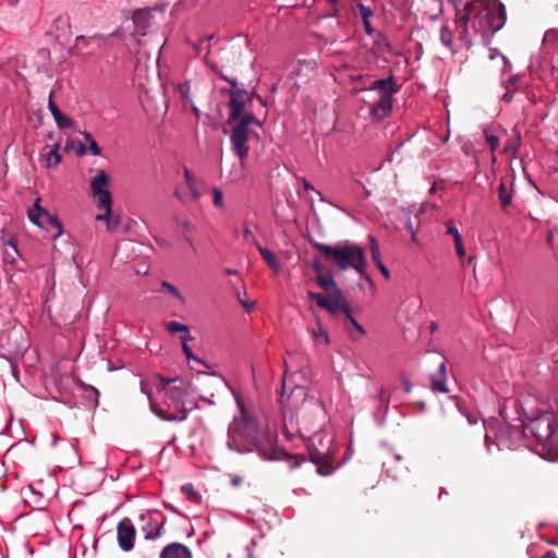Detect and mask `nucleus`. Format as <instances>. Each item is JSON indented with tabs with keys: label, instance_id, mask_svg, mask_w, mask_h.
<instances>
[{
	"label": "nucleus",
	"instance_id": "nucleus-11",
	"mask_svg": "<svg viewBox=\"0 0 558 558\" xmlns=\"http://www.w3.org/2000/svg\"><path fill=\"white\" fill-rule=\"evenodd\" d=\"M474 4H464L463 9H457L456 22L459 25V40L463 44V47L470 49L473 45L472 36L469 32V24H472Z\"/></svg>",
	"mask_w": 558,
	"mask_h": 558
},
{
	"label": "nucleus",
	"instance_id": "nucleus-61",
	"mask_svg": "<svg viewBox=\"0 0 558 558\" xmlns=\"http://www.w3.org/2000/svg\"><path fill=\"white\" fill-rule=\"evenodd\" d=\"M556 36V32L555 31H548L546 32L545 34V40H548L549 38H554Z\"/></svg>",
	"mask_w": 558,
	"mask_h": 558
},
{
	"label": "nucleus",
	"instance_id": "nucleus-9",
	"mask_svg": "<svg viewBox=\"0 0 558 558\" xmlns=\"http://www.w3.org/2000/svg\"><path fill=\"white\" fill-rule=\"evenodd\" d=\"M27 215L29 220L41 229L46 228L47 226L56 228L57 233L54 236H59L62 233L61 222L56 216L51 215L40 206V197L36 198L34 206L28 209Z\"/></svg>",
	"mask_w": 558,
	"mask_h": 558
},
{
	"label": "nucleus",
	"instance_id": "nucleus-26",
	"mask_svg": "<svg viewBox=\"0 0 558 558\" xmlns=\"http://www.w3.org/2000/svg\"><path fill=\"white\" fill-rule=\"evenodd\" d=\"M440 41L447 49H449L453 53L457 52V49L454 48L453 45V33L448 27V25H442L440 28Z\"/></svg>",
	"mask_w": 558,
	"mask_h": 558
},
{
	"label": "nucleus",
	"instance_id": "nucleus-6",
	"mask_svg": "<svg viewBox=\"0 0 558 558\" xmlns=\"http://www.w3.org/2000/svg\"><path fill=\"white\" fill-rule=\"evenodd\" d=\"M243 109L244 107H231L227 121L228 125L231 126L230 140L232 150L242 162L247 157L250 150L247 140L255 133L252 126L260 125L253 113L243 112Z\"/></svg>",
	"mask_w": 558,
	"mask_h": 558
},
{
	"label": "nucleus",
	"instance_id": "nucleus-63",
	"mask_svg": "<svg viewBox=\"0 0 558 558\" xmlns=\"http://www.w3.org/2000/svg\"><path fill=\"white\" fill-rule=\"evenodd\" d=\"M184 240L189 243V245H190L193 250H195L194 242H193V239H192V238H190L189 235H186V234H185V235H184Z\"/></svg>",
	"mask_w": 558,
	"mask_h": 558
},
{
	"label": "nucleus",
	"instance_id": "nucleus-35",
	"mask_svg": "<svg viewBox=\"0 0 558 558\" xmlns=\"http://www.w3.org/2000/svg\"><path fill=\"white\" fill-rule=\"evenodd\" d=\"M356 11L361 15L363 21L371 20L374 15V11L371 7L365 5L364 3L356 4Z\"/></svg>",
	"mask_w": 558,
	"mask_h": 558
},
{
	"label": "nucleus",
	"instance_id": "nucleus-48",
	"mask_svg": "<svg viewBox=\"0 0 558 558\" xmlns=\"http://www.w3.org/2000/svg\"><path fill=\"white\" fill-rule=\"evenodd\" d=\"M243 234H244V238L246 241H251L254 244H255V241H257V239L255 238V235L252 233V231L250 230V228L247 226L244 228Z\"/></svg>",
	"mask_w": 558,
	"mask_h": 558
},
{
	"label": "nucleus",
	"instance_id": "nucleus-40",
	"mask_svg": "<svg viewBox=\"0 0 558 558\" xmlns=\"http://www.w3.org/2000/svg\"><path fill=\"white\" fill-rule=\"evenodd\" d=\"M519 145H520V137H517L514 141H509L505 145L504 151L506 154H512L514 156L518 150Z\"/></svg>",
	"mask_w": 558,
	"mask_h": 558
},
{
	"label": "nucleus",
	"instance_id": "nucleus-46",
	"mask_svg": "<svg viewBox=\"0 0 558 558\" xmlns=\"http://www.w3.org/2000/svg\"><path fill=\"white\" fill-rule=\"evenodd\" d=\"M454 247L458 256L463 257L465 255V251L462 244V236H456L454 239Z\"/></svg>",
	"mask_w": 558,
	"mask_h": 558
},
{
	"label": "nucleus",
	"instance_id": "nucleus-60",
	"mask_svg": "<svg viewBox=\"0 0 558 558\" xmlns=\"http://www.w3.org/2000/svg\"><path fill=\"white\" fill-rule=\"evenodd\" d=\"M242 305L247 310V311H251L254 308L255 306V303L252 302V303H248V302H244V301H241Z\"/></svg>",
	"mask_w": 558,
	"mask_h": 558
},
{
	"label": "nucleus",
	"instance_id": "nucleus-59",
	"mask_svg": "<svg viewBox=\"0 0 558 558\" xmlns=\"http://www.w3.org/2000/svg\"><path fill=\"white\" fill-rule=\"evenodd\" d=\"M541 558H557V555L553 550H548Z\"/></svg>",
	"mask_w": 558,
	"mask_h": 558
},
{
	"label": "nucleus",
	"instance_id": "nucleus-49",
	"mask_svg": "<svg viewBox=\"0 0 558 558\" xmlns=\"http://www.w3.org/2000/svg\"><path fill=\"white\" fill-rule=\"evenodd\" d=\"M89 150L95 156H99L101 154V149L99 148L95 140L89 143Z\"/></svg>",
	"mask_w": 558,
	"mask_h": 558
},
{
	"label": "nucleus",
	"instance_id": "nucleus-44",
	"mask_svg": "<svg viewBox=\"0 0 558 558\" xmlns=\"http://www.w3.org/2000/svg\"><path fill=\"white\" fill-rule=\"evenodd\" d=\"M162 531H163V523L159 524L156 530L153 532H148L145 536L146 539H154V538H158L162 535Z\"/></svg>",
	"mask_w": 558,
	"mask_h": 558
},
{
	"label": "nucleus",
	"instance_id": "nucleus-1",
	"mask_svg": "<svg viewBox=\"0 0 558 558\" xmlns=\"http://www.w3.org/2000/svg\"><path fill=\"white\" fill-rule=\"evenodd\" d=\"M240 414L235 416L228 430V447L241 453L257 452L264 460H280L287 453L277 446V436L260 426L257 418L251 416L244 402L236 398Z\"/></svg>",
	"mask_w": 558,
	"mask_h": 558
},
{
	"label": "nucleus",
	"instance_id": "nucleus-14",
	"mask_svg": "<svg viewBox=\"0 0 558 558\" xmlns=\"http://www.w3.org/2000/svg\"><path fill=\"white\" fill-rule=\"evenodd\" d=\"M369 90L379 95V98L373 104L378 106L391 105V96L397 92L392 77L374 81Z\"/></svg>",
	"mask_w": 558,
	"mask_h": 558
},
{
	"label": "nucleus",
	"instance_id": "nucleus-38",
	"mask_svg": "<svg viewBox=\"0 0 558 558\" xmlns=\"http://www.w3.org/2000/svg\"><path fill=\"white\" fill-rule=\"evenodd\" d=\"M29 120L33 122V126L35 129H38L44 124L43 111L40 109L33 111L32 116L29 117Z\"/></svg>",
	"mask_w": 558,
	"mask_h": 558
},
{
	"label": "nucleus",
	"instance_id": "nucleus-58",
	"mask_svg": "<svg viewBox=\"0 0 558 558\" xmlns=\"http://www.w3.org/2000/svg\"><path fill=\"white\" fill-rule=\"evenodd\" d=\"M84 388L92 390L96 395L95 405H98V396H99L98 390L96 388H94L93 386H84Z\"/></svg>",
	"mask_w": 558,
	"mask_h": 558
},
{
	"label": "nucleus",
	"instance_id": "nucleus-32",
	"mask_svg": "<svg viewBox=\"0 0 558 558\" xmlns=\"http://www.w3.org/2000/svg\"><path fill=\"white\" fill-rule=\"evenodd\" d=\"M92 41H96L97 43V47H100V37L99 36H92V37H86V36H77L75 38V46L76 48L78 49H83L85 47H87Z\"/></svg>",
	"mask_w": 558,
	"mask_h": 558
},
{
	"label": "nucleus",
	"instance_id": "nucleus-4",
	"mask_svg": "<svg viewBox=\"0 0 558 558\" xmlns=\"http://www.w3.org/2000/svg\"><path fill=\"white\" fill-rule=\"evenodd\" d=\"M465 4H474L472 28L481 37L482 44L488 45L493 36L506 23L505 5L497 1L489 2V0L486 4L480 0L470 1Z\"/></svg>",
	"mask_w": 558,
	"mask_h": 558
},
{
	"label": "nucleus",
	"instance_id": "nucleus-12",
	"mask_svg": "<svg viewBox=\"0 0 558 558\" xmlns=\"http://www.w3.org/2000/svg\"><path fill=\"white\" fill-rule=\"evenodd\" d=\"M332 310H326L331 316L336 317L340 314H343L350 324V327L348 326L347 329L351 336L352 339H357L359 337L363 336L365 333L364 328L355 320V318L352 316V308L350 306V303L344 295V304L337 305L330 302Z\"/></svg>",
	"mask_w": 558,
	"mask_h": 558
},
{
	"label": "nucleus",
	"instance_id": "nucleus-23",
	"mask_svg": "<svg viewBox=\"0 0 558 558\" xmlns=\"http://www.w3.org/2000/svg\"><path fill=\"white\" fill-rule=\"evenodd\" d=\"M506 92L501 96V100L505 102H522L525 96L524 90L519 89L514 86V82H511L506 87Z\"/></svg>",
	"mask_w": 558,
	"mask_h": 558
},
{
	"label": "nucleus",
	"instance_id": "nucleus-17",
	"mask_svg": "<svg viewBox=\"0 0 558 558\" xmlns=\"http://www.w3.org/2000/svg\"><path fill=\"white\" fill-rule=\"evenodd\" d=\"M153 15L150 10L140 9L133 12L132 21L134 25L133 33L137 36H145L151 25Z\"/></svg>",
	"mask_w": 558,
	"mask_h": 558
},
{
	"label": "nucleus",
	"instance_id": "nucleus-18",
	"mask_svg": "<svg viewBox=\"0 0 558 558\" xmlns=\"http://www.w3.org/2000/svg\"><path fill=\"white\" fill-rule=\"evenodd\" d=\"M61 145V138L57 140L52 145H45L40 154L41 158L46 162L47 168H52L59 165L62 160V156L59 153Z\"/></svg>",
	"mask_w": 558,
	"mask_h": 558
},
{
	"label": "nucleus",
	"instance_id": "nucleus-62",
	"mask_svg": "<svg viewBox=\"0 0 558 558\" xmlns=\"http://www.w3.org/2000/svg\"><path fill=\"white\" fill-rule=\"evenodd\" d=\"M120 223V218L117 216V217H112L111 216V225L113 226V229Z\"/></svg>",
	"mask_w": 558,
	"mask_h": 558
},
{
	"label": "nucleus",
	"instance_id": "nucleus-37",
	"mask_svg": "<svg viewBox=\"0 0 558 558\" xmlns=\"http://www.w3.org/2000/svg\"><path fill=\"white\" fill-rule=\"evenodd\" d=\"M213 203L218 208H225V202H223V193L220 189L214 187L213 189Z\"/></svg>",
	"mask_w": 558,
	"mask_h": 558
},
{
	"label": "nucleus",
	"instance_id": "nucleus-33",
	"mask_svg": "<svg viewBox=\"0 0 558 558\" xmlns=\"http://www.w3.org/2000/svg\"><path fill=\"white\" fill-rule=\"evenodd\" d=\"M173 220L177 223V228L183 233H189L195 230V226L189 220H180L178 216H174Z\"/></svg>",
	"mask_w": 558,
	"mask_h": 558
},
{
	"label": "nucleus",
	"instance_id": "nucleus-8",
	"mask_svg": "<svg viewBox=\"0 0 558 558\" xmlns=\"http://www.w3.org/2000/svg\"><path fill=\"white\" fill-rule=\"evenodd\" d=\"M526 427L549 451L558 454V422L554 413H542L531 420Z\"/></svg>",
	"mask_w": 558,
	"mask_h": 558
},
{
	"label": "nucleus",
	"instance_id": "nucleus-64",
	"mask_svg": "<svg viewBox=\"0 0 558 558\" xmlns=\"http://www.w3.org/2000/svg\"><path fill=\"white\" fill-rule=\"evenodd\" d=\"M46 138H47L48 141L53 142V143L57 141V140H54V133H53L52 131L48 132V134H47Z\"/></svg>",
	"mask_w": 558,
	"mask_h": 558
},
{
	"label": "nucleus",
	"instance_id": "nucleus-36",
	"mask_svg": "<svg viewBox=\"0 0 558 558\" xmlns=\"http://www.w3.org/2000/svg\"><path fill=\"white\" fill-rule=\"evenodd\" d=\"M192 338L190 336H181V340H182V349H183V352L185 354V356L189 359V360H195V361H199L194 354H193V351L191 349L190 345H187V341L191 340Z\"/></svg>",
	"mask_w": 558,
	"mask_h": 558
},
{
	"label": "nucleus",
	"instance_id": "nucleus-16",
	"mask_svg": "<svg viewBox=\"0 0 558 558\" xmlns=\"http://www.w3.org/2000/svg\"><path fill=\"white\" fill-rule=\"evenodd\" d=\"M231 85L230 99L227 105H248L253 101L254 94L242 86H239L235 80H228Z\"/></svg>",
	"mask_w": 558,
	"mask_h": 558
},
{
	"label": "nucleus",
	"instance_id": "nucleus-50",
	"mask_svg": "<svg viewBox=\"0 0 558 558\" xmlns=\"http://www.w3.org/2000/svg\"><path fill=\"white\" fill-rule=\"evenodd\" d=\"M363 26L366 35L372 36L375 34V29L372 27L371 20L363 21Z\"/></svg>",
	"mask_w": 558,
	"mask_h": 558
},
{
	"label": "nucleus",
	"instance_id": "nucleus-5",
	"mask_svg": "<svg viewBox=\"0 0 558 558\" xmlns=\"http://www.w3.org/2000/svg\"><path fill=\"white\" fill-rule=\"evenodd\" d=\"M280 404L287 411H298V420H301L302 426L300 433H311L316 428L315 422L324 413L323 405L315 398H307L305 387L295 386L289 396H280Z\"/></svg>",
	"mask_w": 558,
	"mask_h": 558
},
{
	"label": "nucleus",
	"instance_id": "nucleus-28",
	"mask_svg": "<svg viewBox=\"0 0 558 558\" xmlns=\"http://www.w3.org/2000/svg\"><path fill=\"white\" fill-rule=\"evenodd\" d=\"M498 198L502 208L508 207L512 201V193L507 190L506 184L501 182L498 185Z\"/></svg>",
	"mask_w": 558,
	"mask_h": 558
},
{
	"label": "nucleus",
	"instance_id": "nucleus-3",
	"mask_svg": "<svg viewBox=\"0 0 558 558\" xmlns=\"http://www.w3.org/2000/svg\"><path fill=\"white\" fill-rule=\"evenodd\" d=\"M313 247L323 253L325 262L341 271L349 268L356 270L369 283L372 280L365 272L366 260L362 247L348 242L329 245L320 242H313Z\"/></svg>",
	"mask_w": 558,
	"mask_h": 558
},
{
	"label": "nucleus",
	"instance_id": "nucleus-25",
	"mask_svg": "<svg viewBox=\"0 0 558 558\" xmlns=\"http://www.w3.org/2000/svg\"><path fill=\"white\" fill-rule=\"evenodd\" d=\"M54 121L60 130L69 129L73 126V120L65 116L59 107H49Z\"/></svg>",
	"mask_w": 558,
	"mask_h": 558
},
{
	"label": "nucleus",
	"instance_id": "nucleus-7",
	"mask_svg": "<svg viewBox=\"0 0 558 558\" xmlns=\"http://www.w3.org/2000/svg\"><path fill=\"white\" fill-rule=\"evenodd\" d=\"M313 269L316 274L315 282L325 291V293H318L308 291L307 298L324 308L332 310L330 302L337 305L344 304V293L338 287L336 280L330 270L325 271L323 262L319 257L313 259Z\"/></svg>",
	"mask_w": 558,
	"mask_h": 558
},
{
	"label": "nucleus",
	"instance_id": "nucleus-45",
	"mask_svg": "<svg viewBox=\"0 0 558 558\" xmlns=\"http://www.w3.org/2000/svg\"><path fill=\"white\" fill-rule=\"evenodd\" d=\"M447 233L453 236V240L456 236H461L459 230L456 228L453 221L449 220L446 222Z\"/></svg>",
	"mask_w": 558,
	"mask_h": 558
},
{
	"label": "nucleus",
	"instance_id": "nucleus-56",
	"mask_svg": "<svg viewBox=\"0 0 558 558\" xmlns=\"http://www.w3.org/2000/svg\"><path fill=\"white\" fill-rule=\"evenodd\" d=\"M402 386H403V390H404L405 392H411V390H412V384L409 381V379L404 378V379L402 380Z\"/></svg>",
	"mask_w": 558,
	"mask_h": 558
},
{
	"label": "nucleus",
	"instance_id": "nucleus-41",
	"mask_svg": "<svg viewBox=\"0 0 558 558\" xmlns=\"http://www.w3.org/2000/svg\"><path fill=\"white\" fill-rule=\"evenodd\" d=\"M484 134L492 151H495L499 145V138L496 135L490 134L487 130L484 131Z\"/></svg>",
	"mask_w": 558,
	"mask_h": 558
},
{
	"label": "nucleus",
	"instance_id": "nucleus-30",
	"mask_svg": "<svg viewBox=\"0 0 558 558\" xmlns=\"http://www.w3.org/2000/svg\"><path fill=\"white\" fill-rule=\"evenodd\" d=\"M178 94L181 97V101H183L184 104L192 105L193 99L191 97V86H190V83L185 82V83L179 84L178 85Z\"/></svg>",
	"mask_w": 558,
	"mask_h": 558
},
{
	"label": "nucleus",
	"instance_id": "nucleus-39",
	"mask_svg": "<svg viewBox=\"0 0 558 558\" xmlns=\"http://www.w3.org/2000/svg\"><path fill=\"white\" fill-rule=\"evenodd\" d=\"M104 210H105V214L97 215L96 219L105 220L107 223V229L113 230V226L111 225V214H112L111 206H109V209H104Z\"/></svg>",
	"mask_w": 558,
	"mask_h": 558
},
{
	"label": "nucleus",
	"instance_id": "nucleus-19",
	"mask_svg": "<svg viewBox=\"0 0 558 558\" xmlns=\"http://www.w3.org/2000/svg\"><path fill=\"white\" fill-rule=\"evenodd\" d=\"M213 38H214V35L203 37L199 41L193 44V48L198 56L203 54L205 64L207 66H209L215 73H218L219 72L218 65L209 59V54H210L209 40H211Z\"/></svg>",
	"mask_w": 558,
	"mask_h": 558
},
{
	"label": "nucleus",
	"instance_id": "nucleus-24",
	"mask_svg": "<svg viewBox=\"0 0 558 558\" xmlns=\"http://www.w3.org/2000/svg\"><path fill=\"white\" fill-rule=\"evenodd\" d=\"M255 246L267 265L275 271H278L280 269V263L277 256L267 247L262 246L258 241H255Z\"/></svg>",
	"mask_w": 558,
	"mask_h": 558
},
{
	"label": "nucleus",
	"instance_id": "nucleus-15",
	"mask_svg": "<svg viewBox=\"0 0 558 558\" xmlns=\"http://www.w3.org/2000/svg\"><path fill=\"white\" fill-rule=\"evenodd\" d=\"M310 460L316 464L317 472L323 475H329L332 473V463L335 456L333 453L328 449L327 451L323 452L319 451L317 448H310Z\"/></svg>",
	"mask_w": 558,
	"mask_h": 558
},
{
	"label": "nucleus",
	"instance_id": "nucleus-54",
	"mask_svg": "<svg viewBox=\"0 0 558 558\" xmlns=\"http://www.w3.org/2000/svg\"><path fill=\"white\" fill-rule=\"evenodd\" d=\"M407 229L408 231L411 233L412 235V241L415 242L416 241V236H415V229H414V226L413 223L411 222V220H409L407 222Z\"/></svg>",
	"mask_w": 558,
	"mask_h": 558
},
{
	"label": "nucleus",
	"instance_id": "nucleus-22",
	"mask_svg": "<svg viewBox=\"0 0 558 558\" xmlns=\"http://www.w3.org/2000/svg\"><path fill=\"white\" fill-rule=\"evenodd\" d=\"M69 29H70V19L68 15L61 14L53 20L51 28L47 32V35H51L56 39H59Z\"/></svg>",
	"mask_w": 558,
	"mask_h": 558
},
{
	"label": "nucleus",
	"instance_id": "nucleus-42",
	"mask_svg": "<svg viewBox=\"0 0 558 558\" xmlns=\"http://www.w3.org/2000/svg\"><path fill=\"white\" fill-rule=\"evenodd\" d=\"M313 337L316 341L323 340L326 344L329 342L327 332L319 325L318 330L313 331Z\"/></svg>",
	"mask_w": 558,
	"mask_h": 558
},
{
	"label": "nucleus",
	"instance_id": "nucleus-47",
	"mask_svg": "<svg viewBox=\"0 0 558 558\" xmlns=\"http://www.w3.org/2000/svg\"><path fill=\"white\" fill-rule=\"evenodd\" d=\"M380 41H383V43H384V45H385V47H386L389 51H391V46H390V44H389V41H388L387 37H386L383 33H377V40H376V43H377L378 45H380Z\"/></svg>",
	"mask_w": 558,
	"mask_h": 558
},
{
	"label": "nucleus",
	"instance_id": "nucleus-55",
	"mask_svg": "<svg viewBox=\"0 0 558 558\" xmlns=\"http://www.w3.org/2000/svg\"><path fill=\"white\" fill-rule=\"evenodd\" d=\"M243 482V478L240 476V475H234L232 476L231 478V484L234 486V487H238L242 484Z\"/></svg>",
	"mask_w": 558,
	"mask_h": 558
},
{
	"label": "nucleus",
	"instance_id": "nucleus-13",
	"mask_svg": "<svg viewBox=\"0 0 558 558\" xmlns=\"http://www.w3.org/2000/svg\"><path fill=\"white\" fill-rule=\"evenodd\" d=\"M136 530L129 518L122 519L117 524V541L123 551H130L134 548Z\"/></svg>",
	"mask_w": 558,
	"mask_h": 558
},
{
	"label": "nucleus",
	"instance_id": "nucleus-27",
	"mask_svg": "<svg viewBox=\"0 0 558 558\" xmlns=\"http://www.w3.org/2000/svg\"><path fill=\"white\" fill-rule=\"evenodd\" d=\"M361 109H366L367 114L376 120L380 121L388 114H390L392 107H361Z\"/></svg>",
	"mask_w": 558,
	"mask_h": 558
},
{
	"label": "nucleus",
	"instance_id": "nucleus-31",
	"mask_svg": "<svg viewBox=\"0 0 558 558\" xmlns=\"http://www.w3.org/2000/svg\"><path fill=\"white\" fill-rule=\"evenodd\" d=\"M166 329L170 333L181 332V336H189V326L178 323L175 320L169 322L166 326Z\"/></svg>",
	"mask_w": 558,
	"mask_h": 558
},
{
	"label": "nucleus",
	"instance_id": "nucleus-29",
	"mask_svg": "<svg viewBox=\"0 0 558 558\" xmlns=\"http://www.w3.org/2000/svg\"><path fill=\"white\" fill-rule=\"evenodd\" d=\"M182 494L192 502L199 504L202 500L201 494L194 488L192 484H184L181 487Z\"/></svg>",
	"mask_w": 558,
	"mask_h": 558
},
{
	"label": "nucleus",
	"instance_id": "nucleus-21",
	"mask_svg": "<svg viewBox=\"0 0 558 558\" xmlns=\"http://www.w3.org/2000/svg\"><path fill=\"white\" fill-rule=\"evenodd\" d=\"M447 368L446 363L442 361L439 364L438 371L430 377V386L433 391L447 393L449 390L446 385Z\"/></svg>",
	"mask_w": 558,
	"mask_h": 558
},
{
	"label": "nucleus",
	"instance_id": "nucleus-20",
	"mask_svg": "<svg viewBox=\"0 0 558 558\" xmlns=\"http://www.w3.org/2000/svg\"><path fill=\"white\" fill-rule=\"evenodd\" d=\"M160 558H192V553L185 545L174 542L162 549Z\"/></svg>",
	"mask_w": 558,
	"mask_h": 558
},
{
	"label": "nucleus",
	"instance_id": "nucleus-57",
	"mask_svg": "<svg viewBox=\"0 0 558 558\" xmlns=\"http://www.w3.org/2000/svg\"><path fill=\"white\" fill-rule=\"evenodd\" d=\"M302 184H303L304 190L315 191L314 186L304 178L302 179Z\"/></svg>",
	"mask_w": 558,
	"mask_h": 558
},
{
	"label": "nucleus",
	"instance_id": "nucleus-43",
	"mask_svg": "<svg viewBox=\"0 0 558 558\" xmlns=\"http://www.w3.org/2000/svg\"><path fill=\"white\" fill-rule=\"evenodd\" d=\"M162 287L169 292L171 293L173 296H175L177 299L179 300H183V296L182 294L180 293V291L171 283L167 282V281H163L162 282Z\"/></svg>",
	"mask_w": 558,
	"mask_h": 558
},
{
	"label": "nucleus",
	"instance_id": "nucleus-52",
	"mask_svg": "<svg viewBox=\"0 0 558 558\" xmlns=\"http://www.w3.org/2000/svg\"><path fill=\"white\" fill-rule=\"evenodd\" d=\"M376 265H377L378 269L380 270L381 275L388 279L390 277V272H389L388 268L383 264V262L376 263Z\"/></svg>",
	"mask_w": 558,
	"mask_h": 558
},
{
	"label": "nucleus",
	"instance_id": "nucleus-34",
	"mask_svg": "<svg viewBox=\"0 0 558 558\" xmlns=\"http://www.w3.org/2000/svg\"><path fill=\"white\" fill-rule=\"evenodd\" d=\"M369 248H371V253H372V258L374 260V263H379L381 262L380 259V250H379V244L378 242L376 241V239L374 236H369Z\"/></svg>",
	"mask_w": 558,
	"mask_h": 558
},
{
	"label": "nucleus",
	"instance_id": "nucleus-51",
	"mask_svg": "<svg viewBox=\"0 0 558 558\" xmlns=\"http://www.w3.org/2000/svg\"><path fill=\"white\" fill-rule=\"evenodd\" d=\"M190 189L193 201H197L201 197V193L197 191L195 183L187 186Z\"/></svg>",
	"mask_w": 558,
	"mask_h": 558
},
{
	"label": "nucleus",
	"instance_id": "nucleus-2",
	"mask_svg": "<svg viewBox=\"0 0 558 558\" xmlns=\"http://www.w3.org/2000/svg\"><path fill=\"white\" fill-rule=\"evenodd\" d=\"M157 379L158 384L156 387L159 391L165 392V402L169 407H173L178 413L167 414L163 409L156 404V402L151 399L150 393L146 390L145 385H143L142 391L148 396L151 411L163 421H185L187 417V411L184 408V398L189 393L187 384L180 377L166 378L159 375Z\"/></svg>",
	"mask_w": 558,
	"mask_h": 558
},
{
	"label": "nucleus",
	"instance_id": "nucleus-10",
	"mask_svg": "<svg viewBox=\"0 0 558 558\" xmlns=\"http://www.w3.org/2000/svg\"><path fill=\"white\" fill-rule=\"evenodd\" d=\"M109 183V177L104 170H99L92 180L90 187L93 195L97 197V207L99 209H109L112 205L111 194L105 189Z\"/></svg>",
	"mask_w": 558,
	"mask_h": 558
},
{
	"label": "nucleus",
	"instance_id": "nucleus-53",
	"mask_svg": "<svg viewBox=\"0 0 558 558\" xmlns=\"http://www.w3.org/2000/svg\"><path fill=\"white\" fill-rule=\"evenodd\" d=\"M184 177H185V181H186L187 186L190 184H194L193 175H192V173L190 172V170L187 168H184Z\"/></svg>",
	"mask_w": 558,
	"mask_h": 558
}]
</instances>
